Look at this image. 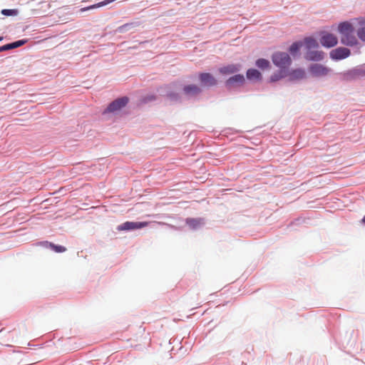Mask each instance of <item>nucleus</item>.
Returning <instances> with one entry per match:
<instances>
[{
    "instance_id": "2",
    "label": "nucleus",
    "mask_w": 365,
    "mask_h": 365,
    "mask_svg": "<svg viewBox=\"0 0 365 365\" xmlns=\"http://www.w3.org/2000/svg\"><path fill=\"white\" fill-rule=\"evenodd\" d=\"M273 63L282 71L288 68L291 65V58L288 53L284 52H276L272 56Z\"/></svg>"
},
{
    "instance_id": "19",
    "label": "nucleus",
    "mask_w": 365,
    "mask_h": 365,
    "mask_svg": "<svg viewBox=\"0 0 365 365\" xmlns=\"http://www.w3.org/2000/svg\"><path fill=\"white\" fill-rule=\"evenodd\" d=\"M284 76H285L284 71H281V72H280V73L279 75L278 74H274V75L272 76L271 81H277L279 79H280L281 78L284 77Z\"/></svg>"
},
{
    "instance_id": "24",
    "label": "nucleus",
    "mask_w": 365,
    "mask_h": 365,
    "mask_svg": "<svg viewBox=\"0 0 365 365\" xmlns=\"http://www.w3.org/2000/svg\"><path fill=\"white\" fill-rule=\"evenodd\" d=\"M290 51L292 52L297 51V43H293L290 47Z\"/></svg>"
},
{
    "instance_id": "28",
    "label": "nucleus",
    "mask_w": 365,
    "mask_h": 365,
    "mask_svg": "<svg viewBox=\"0 0 365 365\" xmlns=\"http://www.w3.org/2000/svg\"><path fill=\"white\" fill-rule=\"evenodd\" d=\"M301 45L299 44V43L298 42V44H297V46H298V48H299Z\"/></svg>"
},
{
    "instance_id": "16",
    "label": "nucleus",
    "mask_w": 365,
    "mask_h": 365,
    "mask_svg": "<svg viewBox=\"0 0 365 365\" xmlns=\"http://www.w3.org/2000/svg\"><path fill=\"white\" fill-rule=\"evenodd\" d=\"M187 225L192 229H196L202 224L201 219L188 218L186 220Z\"/></svg>"
},
{
    "instance_id": "6",
    "label": "nucleus",
    "mask_w": 365,
    "mask_h": 365,
    "mask_svg": "<svg viewBox=\"0 0 365 365\" xmlns=\"http://www.w3.org/2000/svg\"><path fill=\"white\" fill-rule=\"evenodd\" d=\"M351 51L345 47H339L330 52V58L333 60L339 61L349 57Z\"/></svg>"
},
{
    "instance_id": "12",
    "label": "nucleus",
    "mask_w": 365,
    "mask_h": 365,
    "mask_svg": "<svg viewBox=\"0 0 365 365\" xmlns=\"http://www.w3.org/2000/svg\"><path fill=\"white\" fill-rule=\"evenodd\" d=\"M183 91L187 96H196L201 92V89L196 85L185 86Z\"/></svg>"
},
{
    "instance_id": "15",
    "label": "nucleus",
    "mask_w": 365,
    "mask_h": 365,
    "mask_svg": "<svg viewBox=\"0 0 365 365\" xmlns=\"http://www.w3.org/2000/svg\"><path fill=\"white\" fill-rule=\"evenodd\" d=\"M304 43L308 51H310L312 48H316L319 46L317 40L311 37L306 38L304 41Z\"/></svg>"
},
{
    "instance_id": "22",
    "label": "nucleus",
    "mask_w": 365,
    "mask_h": 365,
    "mask_svg": "<svg viewBox=\"0 0 365 365\" xmlns=\"http://www.w3.org/2000/svg\"><path fill=\"white\" fill-rule=\"evenodd\" d=\"M15 13H16V11L12 9H3L1 11V14L4 15H6V16L13 15Z\"/></svg>"
},
{
    "instance_id": "14",
    "label": "nucleus",
    "mask_w": 365,
    "mask_h": 365,
    "mask_svg": "<svg viewBox=\"0 0 365 365\" xmlns=\"http://www.w3.org/2000/svg\"><path fill=\"white\" fill-rule=\"evenodd\" d=\"M247 78L251 81H258L261 79L262 75L257 70L251 68L247 71Z\"/></svg>"
},
{
    "instance_id": "18",
    "label": "nucleus",
    "mask_w": 365,
    "mask_h": 365,
    "mask_svg": "<svg viewBox=\"0 0 365 365\" xmlns=\"http://www.w3.org/2000/svg\"><path fill=\"white\" fill-rule=\"evenodd\" d=\"M357 35L361 41H365V26L361 27L357 31Z\"/></svg>"
},
{
    "instance_id": "11",
    "label": "nucleus",
    "mask_w": 365,
    "mask_h": 365,
    "mask_svg": "<svg viewBox=\"0 0 365 365\" xmlns=\"http://www.w3.org/2000/svg\"><path fill=\"white\" fill-rule=\"evenodd\" d=\"M41 245L46 247H49V248L52 249L55 252H57V253L64 252L66 251V248L65 247L61 246V245H56L52 242H49L47 241L41 242Z\"/></svg>"
},
{
    "instance_id": "20",
    "label": "nucleus",
    "mask_w": 365,
    "mask_h": 365,
    "mask_svg": "<svg viewBox=\"0 0 365 365\" xmlns=\"http://www.w3.org/2000/svg\"><path fill=\"white\" fill-rule=\"evenodd\" d=\"M26 42V41H25V40H19V41L13 42V43H11L13 48L20 47V46H23Z\"/></svg>"
},
{
    "instance_id": "26",
    "label": "nucleus",
    "mask_w": 365,
    "mask_h": 365,
    "mask_svg": "<svg viewBox=\"0 0 365 365\" xmlns=\"http://www.w3.org/2000/svg\"><path fill=\"white\" fill-rule=\"evenodd\" d=\"M358 21H359V24L361 26L365 25V20H364V19H358Z\"/></svg>"
},
{
    "instance_id": "21",
    "label": "nucleus",
    "mask_w": 365,
    "mask_h": 365,
    "mask_svg": "<svg viewBox=\"0 0 365 365\" xmlns=\"http://www.w3.org/2000/svg\"><path fill=\"white\" fill-rule=\"evenodd\" d=\"M10 49H13L12 43H8L6 45H4L2 46H0V52L8 51Z\"/></svg>"
},
{
    "instance_id": "13",
    "label": "nucleus",
    "mask_w": 365,
    "mask_h": 365,
    "mask_svg": "<svg viewBox=\"0 0 365 365\" xmlns=\"http://www.w3.org/2000/svg\"><path fill=\"white\" fill-rule=\"evenodd\" d=\"M239 66L237 65H228L220 68V72L222 74H232L239 71Z\"/></svg>"
},
{
    "instance_id": "17",
    "label": "nucleus",
    "mask_w": 365,
    "mask_h": 365,
    "mask_svg": "<svg viewBox=\"0 0 365 365\" xmlns=\"http://www.w3.org/2000/svg\"><path fill=\"white\" fill-rule=\"evenodd\" d=\"M256 65L262 69L268 68L269 67V61L264 58H259L256 61Z\"/></svg>"
},
{
    "instance_id": "5",
    "label": "nucleus",
    "mask_w": 365,
    "mask_h": 365,
    "mask_svg": "<svg viewBox=\"0 0 365 365\" xmlns=\"http://www.w3.org/2000/svg\"><path fill=\"white\" fill-rule=\"evenodd\" d=\"M148 225L147 222H125L118 226V231L132 230L140 229L146 227Z\"/></svg>"
},
{
    "instance_id": "25",
    "label": "nucleus",
    "mask_w": 365,
    "mask_h": 365,
    "mask_svg": "<svg viewBox=\"0 0 365 365\" xmlns=\"http://www.w3.org/2000/svg\"><path fill=\"white\" fill-rule=\"evenodd\" d=\"M303 76H304V71H299L298 69V74H297L298 78L303 77Z\"/></svg>"
},
{
    "instance_id": "1",
    "label": "nucleus",
    "mask_w": 365,
    "mask_h": 365,
    "mask_svg": "<svg viewBox=\"0 0 365 365\" xmlns=\"http://www.w3.org/2000/svg\"><path fill=\"white\" fill-rule=\"evenodd\" d=\"M338 31L341 35L342 44L353 46L357 44L358 40L354 35V28L349 21H344L339 24Z\"/></svg>"
},
{
    "instance_id": "29",
    "label": "nucleus",
    "mask_w": 365,
    "mask_h": 365,
    "mask_svg": "<svg viewBox=\"0 0 365 365\" xmlns=\"http://www.w3.org/2000/svg\"><path fill=\"white\" fill-rule=\"evenodd\" d=\"M3 39V37H0V41H2Z\"/></svg>"
},
{
    "instance_id": "10",
    "label": "nucleus",
    "mask_w": 365,
    "mask_h": 365,
    "mask_svg": "<svg viewBox=\"0 0 365 365\" xmlns=\"http://www.w3.org/2000/svg\"><path fill=\"white\" fill-rule=\"evenodd\" d=\"M245 82V77L243 75L237 74L232 77H230L226 81V86L232 87L235 85H242Z\"/></svg>"
},
{
    "instance_id": "3",
    "label": "nucleus",
    "mask_w": 365,
    "mask_h": 365,
    "mask_svg": "<svg viewBox=\"0 0 365 365\" xmlns=\"http://www.w3.org/2000/svg\"><path fill=\"white\" fill-rule=\"evenodd\" d=\"M320 43L324 47L331 48L337 44L338 39L334 34L324 31L321 34Z\"/></svg>"
},
{
    "instance_id": "8",
    "label": "nucleus",
    "mask_w": 365,
    "mask_h": 365,
    "mask_svg": "<svg viewBox=\"0 0 365 365\" xmlns=\"http://www.w3.org/2000/svg\"><path fill=\"white\" fill-rule=\"evenodd\" d=\"M200 81L203 86H212L217 83L216 79L209 73H202L199 76Z\"/></svg>"
},
{
    "instance_id": "4",
    "label": "nucleus",
    "mask_w": 365,
    "mask_h": 365,
    "mask_svg": "<svg viewBox=\"0 0 365 365\" xmlns=\"http://www.w3.org/2000/svg\"><path fill=\"white\" fill-rule=\"evenodd\" d=\"M309 71L315 77L325 76L329 74L330 69L325 66L314 63L310 66Z\"/></svg>"
},
{
    "instance_id": "27",
    "label": "nucleus",
    "mask_w": 365,
    "mask_h": 365,
    "mask_svg": "<svg viewBox=\"0 0 365 365\" xmlns=\"http://www.w3.org/2000/svg\"><path fill=\"white\" fill-rule=\"evenodd\" d=\"M361 222H362V223L365 224V216L363 217Z\"/></svg>"
},
{
    "instance_id": "9",
    "label": "nucleus",
    "mask_w": 365,
    "mask_h": 365,
    "mask_svg": "<svg viewBox=\"0 0 365 365\" xmlns=\"http://www.w3.org/2000/svg\"><path fill=\"white\" fill-rule=\"evenodd\" d=\"M324 53L322 51H307L305 54V58L309 61H319L323 60Z\"/></svg>"
},
{
    "instance_id": "23",
    "label": "nucleus",
    "mask_w": 365,
    "mask_h": 365,
    "mask_svg": "<svg viewBox=\"0 0 365 365\" xmlns=\"http://www.w3.org/2000/svg\"><path fill=\"white\" fill-rule=\"evenodd\" d=\"M132 24H126L119 27L120 31H125L129 29V28L131 26Z\"/></svg>"
},
{
    "instance_id": "7",
    "label": "nucleus",
    "mask_w": 365,
    "mask_h": 365,
    "mask_svg": "<svg viewBox=\"0 0 365 365\" xmlns=\"http://www.w3.org/2000/svg\"><path fill=\"white\" fill-rule=\"evenodd\" d=\"M128 102V98L127 97L118 98L109 104L106 112H115L119 110L125 106Z\"/></svg>"
}]
</instances>
